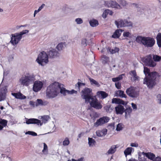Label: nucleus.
Instances as JSON below:
<instances>
[{
  "label": "nucleus",
  "mask_w": 161,
  "mask_h": 161,
  "mask_svg": "<svg viewBox=\"0 0 161 161\" xmlns=\"http://www.w3.org/2000/svg\"><path fill=\"white\" fill-rule=\"evenodd\" d=\"M146 157L148 159L153 161H154L155 158V155L153 153H146Z\"/></svg>",
  "instance_id": "a878e982"
},
{
  "label": "nucleus",
  "mask_w": 161,
  "mask_h": 161,
  "mask_svg": "<svg viewBox=\"0 0 161 161\" xmlns=\"http://www.w3.org/2000/svg\"><path fill=\"white\" fill-rule=\"evenodd\" d=\"M43 86V83L41 81L36 80L34 82L33 87V91L37 92L40 91Z\"/></svg>",
  "instance_id": "ddd939ff"
},
{
  "label": "nucleus",
  "mask_w": 161,
  "mask_h": 161,
  "mask_svg": "<svg viewBox=\"0 0 161 161\" xmlns=\"http://www.w3.org/2000/svg\"><path fill=\"white\" fill-rule=\"evenodd\" d=\"M47 150V145L45 143H44V147L42 151V152L44 153L45 151Z\"/></svg>",
  "instance_id": "5fc2aeb1"
},
{
  "label": "nucleus",
  "mask_w": 161,
  "mask_h": 161,
  "mask_svg": "<svg viewBox=\"0 0 161 161\" xmlns=\"http://www.w3.org/2000/svg\"><path fill=\"white\" fill-rule=\"evenodd\" d=\"M110 107L111 105H108L105 106L104 108L107 112H108L110 111Z\"/></svg>",
  "instance_id": "de8ad7c7"
},
{
  "label": "nucleus",
  "mask_w": 161,
  "mask_h": 161,
  "mask_svg": "<svg viewBox=\"0 0 161 161\" xmlns=\"http://www.w3.org/2000/svg\"><path fill=\"white\" fill-rule=\"evenodd\" d=\"M39 11H38V9L37 10H35L34 11V16L35 17L36 14L38 13Z\"/></svg>",
  "instance_id": "774afa93"
},
{
  "label": "nucleus",
  "mask_w": 161,
  "mask_h": 161,
  "mask_svg": "<svg viewBox=\"0 0 161 161\" xmlns=\"http://www.w3.org/2000/svg\"><path fill=\"white\" fill-rule=\"evenodd\" d=\"M7 121L5 119H0V124L3 127H5L7 125Z\"/></svg>",
  "instance_id": "f704fd0d"
},
{
  "label": "nucleus",
  "mask_w": 161,
  "mask_h": 161,
  "mask_svg": "<svg viewBox=\"0 0 161 161\" xmlns=\"http://www.w3.org/2000/svg\"><path fill=\"white\" fill-rule=\"evenodd\" d=\"M107 129H105L102 130H97L96 133L97 136L102 137L105 136L107 134Z\"/></svg>",
  "instance_id": "aec40b11"
},
{
  "label": "nucleus",
  "mask_w": 161,
  "mask_h": 161,
  "mask_svg": "<svg viewBox=\"0 0 161 161\" xmlns=\"http://www.w3.org/2000/svg\"><path fill=\"white\" fill-rule=\"evenodd\" d=\"M87 39H83L81 41V44L84 47L86 46L87 45Z\"/></svg>",
  "instance_id": "49530a36"
},
{
  "label": "nucleus",
  "mask_w": 161,
  "mask_h": 161,
  "mask_svg": "<svg viewBox=\"0 0 161 161\" xmlns=\"http://www.w3.org/2000/svg\"><path fill=\"white\" fill-rule=\"evenodd\" d=\"M63 85L57 82L51 84L47 88L46 95L49 98H54L60 92L63 95L68 94L69 90L64 87Z\"/></svg>",
  "instance_id": "f257e3e1"
},
{
  "label": "nucleus",
  "mask_w": 161,
  "mask_h": 161,
  "mask_svg": "<svg viewBox=\"0 0 161 161\" xmlns=\"http://www.w3.org/2000/svg\"><path fill=\"white\" fill-rule=\"evenodd\" d=\"M127 104L122 99H119L118 103V104H122L123 105H125Z\"/></svg>",
  "instance_id": "09e8293b"
},
{
  "label": "nucleus",
  "mask_w": 161,
  "mask_h": 161,
  "mask_svg": "<svg viewBox=\"0 0 161 161\" xmlns=\"http://www.w3.org/2000/svg\"><path fill=\"white\" fill-rule=\"evenodd\" d=\"M49 116L47 115L44 116L42 117V121L43 122H44V123L46 122L49 119Z\"/></svg>",
  "instance_id": "c03bdc74"
},
{
  "label": "nucleus",
  "mask_w": 161,
  "mask_h": 161,
  "mask_svg": "<svg viewBox=\"0 0 161 161\" xmlns=\"http://www.w3.org/2000/svg\"><path fill=\"white\" fill-rule=\"evenodd\" d=\"M109 51L112 54H114L117 52H118L119 51V49L117 47H115L114 49H112L111 48H108Z\"/></svg>",
  "instance_id": "7c9ffc66"
},
{
  "label": "nucleus",
  "mask_w": 161,
  "mask_h": 161,
  "mask_svg": "<svg viewBox=\"0 0 161 161\" xmlns=\"http://www.w3.org/2000/svg\"><path fill=\"white\" fill-rule=\"evenodd\" d=\"M25 134H29L34 136H36L37 135V134L36 133L34 132L31 131H28L27 132H26Z\"/></svg>",
  "instance_id": "37998d69"
},
{
  "label": "nucleus",
  "mask_w": 161,
  "mask_h": 161,
  "mask_svg": "<svg viewBox=\"0 0 161 161\" xmlns=\"http://www.w3.org/2000/svg\"><path fill=\"white\" fill-rule=\"evenodd\" d=\"M97 94L99 97H101V98L104 99L108 96V94L105 92L103 91H100L97 92Z\"/></svg>",
  "instance_id": "4be33fe9"
},
{
  "label": "nucleus",
  "mask_w": 161,
  "mask_h": 161,
  "mask_svg": "<svg viewBox=\"0 0 161 161\" xmlns=\"http://www.w3.org/2000/svg\"><path fill=\"white\" fill-rule=\"evenodd\" d=\"M106 6L108 7H111L113 8H118L119 6V4L115 1H106L105 2Z\"/></svg>",
  "instance_id": "2eb2a0df"
},
{
  "label": "nucleus",
  "mask_w": 161,
  "mask_h": 161,
  "mask_svg": "<svg viewBox=\"0 0 161 161\" xmlns=\"http://www.w3.org/2000/svg\"><path fill=\"white\" fill-rule=\"evenodd\" d=\"M115 24L118 28L126 26H132V24L130 21H129L126 19L120 20L119 21L116 20Z\"/></svg>",
  "instance_id": "9d476101"
},
{
  "label": "nucleus",
  "mask_w": 161,
  "mask_h": 161,
  "mask_svg": "<svg viewBox=\"0 0 161 161\" xmlns=\"http://www.w3.org/2000/svg\"><path fill=\"white\" fill-rule=\"evenodd\" d=\"M122 79V77L121 75H120V76H119L118 77L113 78L112 79V80L114 82H117L119 81V80H121Z\"/></svg>",
  "instance_id": "4c0bfd02"
},
{
  "label": "nucleus",
  "mask_w": 161,
  "mask_h": 161,
  "mask_svg": "<svg viewBox=\"0 0 161 161\" xmlns=\"http://www.w3.org/2000/svg\"><path fill=\"white\" fill-rule=\"evenodd\" d=\"M88 103L92 107L97 109H101L103 107L100 102L95 96L92 98Z\"/></svg>",
  "instance_id": "6e6552de"
},
{
  "label": "nucleus",
  "mask_w": 161,
  "mask_h": 161,
  "mask_svg": "<svg viewBox=\"0 0 161 161\" xmlns=\"http://www.w3.org/2000/svg\"><path fill=\"white\" fill-rule=\"evenodd\" d=\"M154 161H161V158L159 157H157L155 159Z\"/></svg>",
  "instance_id": "338daca9"
},
{
  "label": "nucleus",
  "mask_w": 161,
  "mask_h": 161,
  "mask_svg": "<svg viewBox=\"0 0 161 161\" xmlns=\"http://www.w3.org/2000/svg\"><path fill=\"white\" fill-rule=\"evenodd\" d=\"M68 92V94H73L74 93H76L77 92V91H76L74 90H72L71 91H69Z\"/></svg>",
  "instance_id": "bf43d9fd"
},
{
  "label": "nucleus",
  "mask_w": 161,
  "mask_h": 161,
  "mask_svg": "<svg viewBox=\"0 0 161 161\" xmlns=\"http://www.w3.org/2000/svg\"><path fill=\"white\" fill-rule=\"evenodd\" d=\"M89 23L90 25L92 27L96 26H97L99 24L98 21L94 19L90 20Z\"/></svg>",
  "instance_id": "bb28decb"
},
{
  "label": "nucleus",
  "mask_w": 161,
  "mask_h": 161,
  "mask_svg": "<svg viewBox=\"0 0 161 161\" xmlns=\"http://www.w3.org/2000/svg\"><path fill=\"white\" fill-rule=\"evenodd\" d=\"M107 9L105 10V11H104L103 13L102 14V17L105 18L106 17L107 15L108 14V13H107Z\"/></svg>",
  "instance_id": "6e6d98bb"
},
{
  "label": "nucleus",
  "mask_w": 161,
  "mask_h": 161,
  "mask_svg": "<svg viewBox=\"0 0 161 161\" xmlns=\"http://www.w3.org/2000/svg\"><path fill=\"white\" fill-rule=\"evenodd\" d=\"M26 123L27 124H36L38 125H42V123L41 122L40 120L35 118H26Z\"/></svg>",
  "instance_id": "4468645a"
},
{
  "label": "nucleus",
  "mask_w": 161,
  "mask_h": 161,
  "mask_svg": "<svg viewBox=\"0 0 161 161\" xmlns=\"http://www.w3.org/2000/svg\"><path fill=\"white\" fill-rule=\"evenodd\" d=\"M45 6V4H43L40 7L38 8V11H40L42 10V9Z\"/></svg>",
  "instance_id": "69168bd1"
},
{
  "label": "nucleus",
  "mask_w": 161,
  "mask_h": 161,
  "mask_svg": "<svg viewBox=\"0 0 161 161\" xmlns=\"http://www.w3.org/2000/svg\"><path fill=\"white\" fill-rule=\"evenodd\" d=\"M116 113L117 114H122L125 112V108L123 106L118 105L115 107Z\"/></svg>",
  "instance_id": "dca6fc26"
},
{
  "label": "nucleus",
  "mask_w": 161,
  "mask_h": 161,
  "mask_svg": "<svg viewBox=\"0 0 161 161\" xmlns=\"http://www.w3.org/2000/svg\"><path fill=\"white\" fill-rule=\"evenodd\" d=\"M116 147L115 145H113L108 151L107 153L108 154H112L114 153L116 151Z\"/></svg>",
  "instance_id": "c85d7f7f"
},
{
  "label": "nucleus",
  "mask_w": 161,
  "mask_h": 161,
  "mask_svg": "<svg viewBox=\"0 0 161 161\" xmlns=\"http://www.w3.org/2000/svg\"><path fill=\"white\" fill-rule=\"evenodd\" d=\"M107 13H108V14H109L110 15H112L113 13V12L110 10L109 9H107Z\"/></svg>",
  "instance_id": "680f3d73"
},
{
  "label": "nucleus",
  "mask_w": 161,
  "mask_h": 161,
  "mask_svg": "<svg viewBox=\"0 0 161 161\" xmlns=\"http://www.w3.org/2000/svg\"><path fill=\"white\" fill-rule=\"evenodd\" d=\"M132 111V109L130 107H129L125 110V116L126 118H127L128 116H130V114Z\"/></svg>",
  "instance_id": "5701e85b"
},
{
  "label": "nucleus",
  "mask_w": 161,
  "mask_h": 161,
  "mask_svg": "<svg viewBox=\"0 0 161 161\" xmlns=\"http://www.w3.org/2000/svg\"><path fill=\"white\" fill-rule=\"evenodd\" d=\"M85 84L84 83H81L80 82H78L75 85L76 86L78 87V90H80V87L81 86H85Z\"/></svg>",
  "instance_id": "ea45409f"
},
{
  "label": "nucleus",
  "mask_w": 161,
  "mask_h": 161,
  "mask_svg": "<svg viewBox=\"0 0 161 161\" xmlns=\"http://www.w3.org/2000/svg\"><path fill=\"white\" fill-rule=\"evenodd\" d=\"M123 31L122 29H117L112 36V37L114 38H119Z\"/></svg>",
  "instance_id": "6ab92c4d"
},
{
  "label": "nucleus",
  "mask_w": 161,
  "mask_h": 161,
  "mask_svg": "<svg viewBox=\"0 0 161 161\" xmlns=\"http://www.w3.org/2000/svg\"><path fill=\"white\" fill-rule=\"evenodd\" d=\"M147 158H145L144 156H143V157H142L141 155H139V161H147Z\"/></svg>",
  "instance_id": "a19ab883"
},
{
  "label": "nucleus",
  "mask_w": 161,
  "mask_h": 161,
  "mask_svg": "<svg viewBox=\"0 0 161 161\" xmlns=\"http://www.w3.org/2000/svg\"><path fill=\"white\" fill-rule=\"evenodd\" d=\"M93 97L92 96V90L91 88L86 87L81 92V97L85 100V103H88Z\"/></svg>",
  "instance_id": "39448f33"
},
{
  "label": "nucleus",
  "mask_w": 161,
  "mask_h": 161,
  "mask_svg": "<svg viewBox=\"0 0 161 161\" xmlns=\"http://www.w3.org/2000/svg\"><path fill=\"white\" fill-rule=\"evenodd\" d=\"M30 104L31 105L33 106V107H34L36 104L35 102L32 101L30 102Z\"/></svg>",
  "instance_id": "e2e57ef3"
},
{
  "label": "nucleus",
  "mask_w": 161,
  "mask_h": 161,
  "mask_svg": "<svg viewBox=\"0 0 161 161\" xmlns=\"http://www.w3.org/2000/svg\"><path fill=\"white\" fill-rule=\"evenodd\" d=\"M136 41L139 43H142L145 47H152L155 43V41L153 38L141 36H137Z\"/></svg>",
  "instance_id": "7ed1b4c3"
},
{
  "label": "nucleus",
  "mask_w": 161,
  "mask_h": 161,
  "mask_svg": "<svg viewBox=\"0 0 161 161\" xmlns=\"http://www.w3.org/2000/svg\"><path fill=\"white\" fill-rule=\"evenodd\" d=\"M48 103L47 101H43L41 99H38L36 101L35 106L37 107L39 105L45 106L47 105Z\"/></svg>",
  "instance_id": "a211bd4d"
},
{
  "label": "nucleus",
  "mask_w": 161,
  "mask_h": 161,
  "mask_svg": "<svg viewBox=\"0 0 161 161\" xmlns=\"http://www.w3.org/2000/svg\"><path fill=\"white\" fill-rule=\"evenodd\" d=\"M157 43L159 47H161V33H159L157 35Z\"/></svg>",
  "instance_id": "cd10ccee"
},
{
  "label": "nucleus",
  "mask_w": 161,
  "mask_h": 161,
  "mask_svg": "<svg viewBox=\"0 0 161 161\" xmlns=\"http://www.w3.org/2000/svg\"><path fill=\"white\" fill-rule=\"evenodd\" d=\"M133 78H134V80L135 81H136V80H139V77H138V76H137V75H136V76H134L133 77Z\"/></svg>",
  "instance_id": "0e129e2a"
},
{
  "label": "nucleus",
  "mask_w": 161,
  "mask_h": 161,
  "mask_svg": "<svg viewBox=\"0 0 161 161\" xmlns=\"http://www.w3.org/2000/svg\"><path fill=\"white\" fill-rule=\"evenodd\" d=\"M35 80L34 75L27 73L24 76L22 77L20 79V81L21 85L27 86L33 83Z\"/></svg>",
  "instance_id": "20e7f679"
},
{
  "label": "nucleus",
  "mask_w": 161,
  "mask_h": 161,
  "mask_svg": "<svg viewBox=\"0 0 161 161\" xmlns=\"http://www.w3.org/2000/svg\"><path fill=\"white\" fill-rule=\"evenodd\" d=\"M144 68L145 77L144 79L143 84H146L149 88L153 87L156 84L155 80L158 73L156 72L150 73V69L146 67H144Z\"/></svg>",
  "instance_id": "f03ea898"
},
{
  "label": "nucleus",
  "mask_w": 161,
  "mask_h": 161,
  "mask_svg": "<svg viewBox=\"0 0 161 161\" xmlns=\"http://www.w3.org/2000/svg\"><path fill=\"white\" fill-rule=\"evenodd\" d=\"M28 32L29 31L28 30H24L21 32L18 35L12 36L11 37L10 42L13 45L17 44L21 39L22 36L24 34L28 33Z\"/></svg>",
  "instance_id": "0eeeda50"
},
{
  "label": "nucleus",
  "mask_w": 161,
  "mask_h": 161,
  "mask_svg": "<svg viewBox=\"0 0 161 161\" xmlns=\"http://www.w3.org/2000/svg\"><path fill=\"white\" fill-rule=\"evenodd\" d=\"M122 124L121 123H119L117 126L116 130L117 131H120L123 128Z\"/></svg>",
  "instance_id": "79ce46f5"
},
{
  "label": "nucleus",
  "mask_w": 161,
  "mask_h": 161,
  "mask_svg": "<svg viewBox=\"0 0 161 161\" xmlns=\"http://www.w3.org/2000/svg\"><path fill=\"white\" fill-rule=\"evenodd\" d=\"M131 147H138V144L137 143H131L130 145Z\"/></svg>",
  "instance_id": "052dcab7"
},
{
  "label": "nucleus",
  "mask_w": 161,
  "mask_h": 161,
  "mask_svg": "<svg viewBox=\"0 0 161 161\" xmlns=\"http://www.w3.org/2000/svg\"><path fill=\"white\" fill-rule=\"evenodd\" d=\"M118 2L120 5L123 6H125L127 4L125 0H119Z\"/></svg>",
  "instance_id": "a18cd8bd"
},
{
  "label": "nucleus",
  "mask_w": 161,
  "mask_h": 161,
  "mask_svg": "<svg viewBox=\"0 0 161 161\" xmlns=\"http://www.w3.org/2000/svg\"><path fill=\"white\" fill-rule=\"evenodd\" d=\"M132 148L128 147L125 149L124 152L126 156L131 154L132 152Z\"/></svg>",
  "instance_id": "c756f323"
},
{
  "label": "nucleus",
  "mask_w": 161,
  "mask_h": 161,
  "mask_svg": "<svg viewBox=\"0 0 161 161\" xmlns=\"http://www.w3.org/2000/svg\"><path fill=\"white\" fill-rule=\"evenodd\" d=\"M115 95L121 98H126L127 97V96L124 93V92L121 90L117 91L115 92Z\"/></svg>",
  "instance_id": "412c9836"
},
{
  "label": "nucleus",
  "mask_w": 161,
  "mask_h": 161,
  "mask_svg": "<svg viewBox=\"0 0 161 161\" xmlns=\"http://www.w3.org/2000/svg\"><path fill=\"white\" fill-rule=\"evenodd\" d=\"M115 86L118 89H120L121 88V84L119 82L115 83Z\"/></svg>",
  "instance_id": "3c124183"
},
{
  "label": "nucleus",
  "mask_w": 161,
  "mask_h": 161,
  "mask_svg": "<svg viewBox=\"0 0 161 161\" xmlns=\"http://www.w3.org/2000/svg\"><path fill=\"white\" fill-rule=\"evenodd\" d=\"M130 74V75H131L133 76V77L134 76H136V75H137L136 72L135 70L131 71Z\"/></svg>",
  "instance_id": "603ef678"
},
{
  "label": "nucleus",
  "mask_w": 161,
  "mask_h": 161,
  "mask_svg": "<svg viewBox=\"0 0 161 161\" xmlns=\"http://www.w3.org/2000/svg\"><path fill=\"white\" fill-rule=\"evenodd\" d=\"M89 80L92 85L93 84H94L96 85H99V83L94 79L92 78H89Z\"/></svg>",
  "instance_id": "58836bf2"
},
{
  "label": "nucleus",
  "mask_w": 161,
  "mask_h": 161,
  "mask_svg": "<svg viewBox=\"0 0 161 161\" xmlns=\"http://www.w3.org/2000/svg\"><path fill=\"white\" fill-rule=\"evenodd\" d=\"M109 120L108 117H103L97 119V121L94 123V126L98 127L99 126L103 125L104 124L107 123Z\"/></svg>",
  "instance_id": "9b49d317"
},
{
  "label": "nucleus",
  "mask_w": 161,
  "mask_h": 161,
  "mask_svg": "<svg viewBox=\"0 0 161 161\" xmlns=\"http://www.w3.org/2000/svg\"><path fill=\"white\" fill-rule=\"evenodd\" d=\"M144 62L147 65L151 67H154L156 65V63L153 60L151 54L148 55L144 58Z\"/></svg>",
  "instance_id": "f8f14e48"
},
{
  "label": "nucleus",
  "mask_w": 161,
  "mask_h": 161,
  "mask_svg": "<svg viewBox=\"0 0 161 161\" xmlns=\"http://www.w3.org/2000/svg\"><path fill=\"white\" fill-rule=\"evenodd\" d=\"M59 54L58 52L55 49H53L48 52V55L50 58H55L58 56Z\"/></svg>",
  "instance_id": "f3484780"
},
{
  "label": "nucleus",
  "mask_w": 161,
  "mask_h": 161,
  "mask_svg": "<svg viewBox=\"0 0 161 161\" xmlns=\"http://www.w3.org/2000/svg\"><path fill=\"white\" fill-rule=\"evenodd\" d=\"M36 61L39 64L43 66L48 62V56L46 52L42 51L39 54Z\"/></svg>",
  "instance_id": "423d86ee"
},
{
  "label": "nucleus",
  "mask_w": 161,
  "mask_h": 161,
  "mask_svg": "<svg viewBox=\"0 0 161 161\" xmlns=\"http://www.w3.org/2000/svg\"><path fill=\"white\" fill-rule=\"evenodd\" d=\"M96 142L95 140L92 138H88V144L90 146H93L95 145Z\"/></svg>",
  "instance_id": "473e14b6"
},
{
  "label": "nucleus",
  "mask_w": 161,
  "mask_h": 161,
  "mask_svg": "<svg viewBox=\"0 0 161 161\" xmlns=\"http://www.w3.org/2000/svg\"><path fill=\"white\" fill-rule=\"evenodd\" d=\"M65 43H63L62 42L59 43L57 46L56 48L59 51H60L62 50L63 47V45Z\"/></svg>",
  "instance_id": "c9c22d12"
},
{
  "label": "nucleus",
  "mask_w": 161,
  "mask_h": 161,
  "mask_svg": "<svg viewBox=\"0 0 161 161\" xmlns=\"http://www.w3.org/2000/svg\"><path fill=\"white\" fill-rule=\"evenodd\" d=\"M12 95L15 97L16 98L18 99H22L23 95L20 93H12Z\"/></svg>",
  "instance_id": "2f4dec72"
},
{
  "label": "nucleus",
  "mask_w": 161,
  "mask_h": 161,
  "mask_svg": "<svg viewBox=\"0 0 161 161\" xmlns=\"http://www.w3.org/2000/svg\"><path fill=\"white\" fill-rule=\"evenodd\" d=\"M75 21L77 22V24H80L83 23L82 20L80 18H78L75 19Z\"/></svg>",
  "instance_id": "8fccbe9b"
},
{
  "label": "nucleus",
  "mask_w": 161,
  "mask_h": 161,
  "mask_svg": "<svg viewBox=\"0 0 161 161\" xmlns=\"http://www.w3.org/2000/svg\"><path fill=\"white\" fill-rule=\"evenodd\" d=\"M69 141L68 138L66 137L65 138L64 141L63 142V145L64 146H67L69 144Z\"/></svg>",
  "instance_id": "e433bc0d"
},
{
  "label": "nucleus",
  "mask_w": 161,
  "mask_h": 161,
  "mask_svg": "<svg viewBox=\"0 0 161 161\" xmlns=\"http://www.w3.org/2000/svg\"><path fill=\"white\" fill-rule=\"evenodd\" d=\"M7 91V89L6 88H3L1 89L0 91V96L1 98L5 97Z\"/></svg>",
  "instance_id": "393cba45"
},
{
  "label": "nucleus",
  "mask_w": 161,
  "mask_h": 161,
  "mask_svg": "<svg viewBox=\"0 0 161 161\" xmlns=\"http://www.w3.org/2000/svg\"><path fill=\"white\" fill-rule=\"evenodd\" d=\"M131 104L133 110H136L137 109L136 105L133 103H132Z\"/></svg>",
  "instance_id": "13d9d810"
},
{
  "label": "nucleus",
  "mask_w": 161,
  "mask_h": 161,
  "mask_svg": "<svg viewBox=\"0 0 161 161\" xmlns=\"http://www.w3.org/2000/svg\"><path fill=\"white\" fill-rule=\"evenodd\" d=\"M119 101V99H117L116 98H113L112 99V103H115L116 104H118Z\"/></svg>",
  "instance_id": "864d4df0"
},
{
  "label": "nucleus",
  "mask_w": 161,
  "mask_h": 161,
  "mask_svg": "<svg viewBox=\"0 0 161 161\" xmlns=\"http://www.w3.org/2000/svg\"><path fill=\"white\" fill-rule=\"evenodd\" d=\"M126 93L129 97L131 98H136L139 94V92L136 91V88L132 86L127 88Z\"/></svg>",
  "instance_id": "1a4fd4ad"
},
{
  "label": "nucleus",
  "mask_w": 161,
  "mask_h": 161,
  "mask_svg": "<svg viewBox=\"0 0 161 161\" xmlns=\"http://www.w3.org/2000/svg\"><path fill=\"white\" fill-rule=\"evenodd\" d=\"M130 35V33L129 32L125 31L124 32L123 34V36H124L128 37Z\"/></svg>",
  "instance_id": "4d7b16f0"
},
{
  "label": "nucleus",
  "mask_w": 161,
  "mask_h": 161,
  "mask_svg": "<svg viewBox=\"0 0 161 161\" xmlns=\"http://www.w3.org/2000/svg\"><path fill=\"white\" fill-rule=\"evenodd\" d=\"M153 59L155 62L160 61L161 60V56L157 55H153Z\"/></svg>",
  "instance_id": "72a5a7b5"
},
{
  "label": "nucleus",
  "mask_w": 161,
  "mask_h": 161,
  "mask_svg": "<svg viewBox=\"0 0 161 161\" xmlns=\"http://www.w3.org/2000/svg\"><path fill=\"white\" fill-rule=\"evenodd\" d=\"M101 58L103 64H108L109 62V58L108 57L103 55L102 56Z\"/></svg>",
  "instance_id": "b1692460"
}]
</instances>
